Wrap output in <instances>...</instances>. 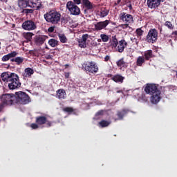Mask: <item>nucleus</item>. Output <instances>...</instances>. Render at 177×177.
I'll return each instance as SVG.
<instances>
[{
  "label": "nucleus",
  "mask_w": 177,
  "mask_h": 177,
  "mask_svg": "<svg viewBox=\"0 0 177 177\" xmlns=\"http://www.w3.org/2000/svg\"><path fill=\"white\" fill-rule=\"evenodd\" d=\"M18 6L21 9L30 6V0H19Z\"/></svg>",
  "instance_id": "nucleus-25"
},
{
  "label": "nucleus",
  "mask_w": 177,
  "mask_h": 177,
  "mask_svg": "<svg viewBox=\"0 0 177 177\" xmlns=\"http://www.w3.org/2000/svg\"><path fill=\"white\" fill-rule=\"evenodd\" d=\"M30 53H32V51H30Z\"/></svg>",
  "instance_id": "nucleus-62"
},
{
  "label": "nucleus",
  "mask_w": 177,
  "mask_h": 177,
  "mask_svg": "<svg viewBox=\"0 0 177 177\" xmlns=\"http://www.w3.org/2000/svg\"><path fill=\"white\" fill-rule=\"evenodd\" d=\"M48 32H53L55 31V26H51L48 29Z\"/></svg>",
  "instance_id": "nucleus-48"
},
{
  "label": "nucleus",
  "mask_w": 177,
  "mask_h": 177,
  "mask_svg": "<svg viewBox=\"0 0 177 177\" xmlns=\"http://www.w3.org/2000/svg\"><path fill=\"white\" fill-rule=\"evenodd\" d=\"M109 24H110L109 20L97 22L94 25L95 30H96V31L104 30V28H106L109 26Z\"/></svg>",
  "instance_id": "nucleus-12"
},
{
  "label": "nucleus",
  "mask_w": 177,
  "mask_h": 177,
  "mask_svg": "<svg viewBox=\"0 0 177 177\" xmlns=\"http://www.w3.org/2000/svg\"><path fill=\"white\" fill-rule=\"evenodd\" d=\"M48 37L45 35H36L35 37V44L37 45V46H41V45H44L45 41H46V39Z\"/></svg>",
  "instance_id": "nucleus-16"
},
{
  "label": "nucleus",
  "mask_w": 177,
  "mask_h": 177,
  "mask_svg": "<svg viewBox=\"0 0 177 177\" xmlns=\"http://www.w3.org/2000/svg\"><path fill=\"white\" fill-rule=\"evenodd\" d=\"M82 3L84 8V10H95L93 5L89 0H82Z\"/></svg>",
  "instance_id": "nucleus-21"
},
{
  "label": "nucleus",
  "mask_w": 177,
  "mask_h": 177,
  "mask_svg": "<svg viewBox=\"0 0 177 177\" xmlns=\"http://www.w3.org/2000/svg\"><path fill=\"white\" fill-rule=\"evenodd\" d=\"M1 2H5L6 3V2H8V0H0Z\"/></svg>",
  "instance_id": "nucleus-58"
},
{
  "label": "nucleus",
  "mask_w": 177,
  "mask_h": 177,
  "mask_svg": "<svg viewBox=\"0 0 177 177\" xmlns=\"http://www.w3.org/2000/svg\"><path fill=\"white\" fill-rule=\"evenodd\" d=\"M165 26L169 28V30H174V25L169 21H167L165 22Z\"/></svg>",
  "instance_id": "nucleus-40"
},
{
  "label": "nucleus",
  "mask_w": 177,
  "mask_h": 177,
  "mask_svg": "<svg viewBox=\"0 0 177 177\" xmlns=\"http://www.w3.org/2000/svg\"><path fill=\"white\" fill-rule=\"evenodd\" d=\"M36 124L37 125H47V128L52 127V122L48 120V118L46 116H38L36 117L35 120Z\"/></svg>",
  "instance_id": "nucleus-10"
},
{
  "label": "nucleus",
  "mask_w": 177,
  "mask_h": 177,
  "mask_svg": "<svg viewBox=\"0 0 177 177\" xmlns=\"http://www.w3.org/2000/svg\"><path fill=\"white\" fill-rule=\"evenodd\" d=\"M121 27H122V28H124V29L128 28V27H129V24L127 23V24H122Z\"/></svg>",
  "instance_id": "nucleus-49"
},
{
  "label": "nucleus",
  "mask_w": 177,
  "mask_h": 177,
  "mask_svg": "<svg viewBox=\"0 0 177 177\" xmlns=\"http://www.w3.org/2000/svg\"><path fill=\"white\" fill-rule=\"evenodd\" d=\"M83 67L86 73L91 74H96L99 71V67L95 62H86L83 64Z\"/></svg>",
  "instance_id": "nucleus-6"
},
{
  "label": "nucleus",
  "mask_w": 177,
  "mask_h": 177,
  "mask_svg": "<svg viewBox=\"0 0 177 177\" xmlns=\"http://www.w3.org/2000/svg\"><path fill=\"white\" fill-rule=\"evenodd\" d=\"M89 35L88 34H84L82 36L81 39H77L78 46L83 49L86 48V41L88 38Z\"/></svg>",
  "instance_id": "nucleus-14"
},
{
  "label": "nucleus",
  "mask_w": 177,
  "mask_h": 177,
  "mask_svg": "<svg viewBox=\"0 0 177 177\" xmlns=\"http://www.w3.org/2000/svg\"><path fill=\"white\" fill-rule=\"evenodd\" d=\"M93 10H84V13L86 17H90V16H92Z\"/></svg>",
  "instance_id": "nucleus-38"
},
{
  "label": "nucleus",
  "mask_w": 177,
  "mask_h": 177,
  "mask_svg": "<svg viewBox=\"0 0 177 177\" xmlns=\"http://www.w3.org/2000/svg\"><path fill=\"white\" fill-rule=\"evenodd\" d=\"M1 103L5 106L16 104V96L13 93L2 94L0 97Z\"/></svg>",
  "instance_id": "nucleus-4"
},
{
  "label": "nucleus",
  "mask_w": 177,
  "mask_h": 177,
  "mask_svg": "<svg viewBox=\"0 0 177 177\" xmlns=\"http://www.w3.org/2000/svg\"><path fill=\"white\" fill-rule=\"evenodd\" d=\"M66 8L68 10H69L71 15H73V16H78L81 14V10L80 9V7H78L77 4L71 1L67 2Z\"/></svg>",
  "instance_id": "nucleus-7"
},
{
  "label": "nucleus",
  "mask_w": 177,
  "mask_h": 177,
  "mask_svg": "<svg viewBox=\"0 0 177 177\" xmlns=\"http://www.w3.org/2000/svg\"><path fill=\"white\" fill-rule=\"evenodd\" d=\"M22 28L26 31H32L37 28V24L32 20H27L22 24Z\"/></svg>",
  "instance_id": "nucleus-9"
},
{
  "label": "nucleus",
  "mask_w": 177,
  "mask_h": 177,
  "mask_svg": "<svg viewBox=\"0 0 177 177\" xmlns=\"http://www.w3.org/2000/svg\"><path fill=\"white\" fill-rule=\"evenodd\" d=\"M122 91L119 90V91H117V93H122Z\"/></svg>",
  "instance_id": "nucleus-59"
},
{
  "label": "nucleus",
  "mask_w": 177,
  "mask_h": 177,
  "mask_svg": "<svg viewBox=\"0 0 177 177\" xmlns=\"http://www.w3.org/2000/svg\"><path fill=\"white\" fill-rule=\"evenodd\" d=\"M39 124H37V123H32L30 124V127L32 128V129H38Z\"/></svg>",
  "instance_id": "nucleus-43"
},
{
  "label": "nucleus",
  "mask_w": 177,
  "mask_h": 177,
  "mask_svg": "<svg viewBox=\"0 0 177 177\" xmlns=\"http://www.w3.org/2000/svg\"><path fill=\"white\" fill-rule=\"evenodd\" d=\"M136 32L137 34L138 38H139V37H142L145 31L142 30V28H139L136 29Z\"/></svg>",
  "instance_id": "nucleus-39"
},
{
  "label": "nucleus",
  "mask_w": 177,
  "mask_h": 177,
  "mask_svg": "<svg viewBox=\"0 0 177 177\" xmlns=\"http://www.w3.org/2000/svg\"><path fill=\"white\" fill-rule=\"evenodd\" d=\"M56 97L57 99H66L67 97V93H66V90L63 88H59L56 91Z\"/></svg>",
  "instance_id": "nucleus-19"
},
{
  "label": "nucleus",
  "mask_w": 177,
  "mask_h": 177,
  "mask_svg": "<svg viewBox=\"0 0 177 177\" xmlns=\"http://www.w3.org/2000/svg\"><path fill=\"white\" fill-rule=\"evenodd\" d=\"M145 92L148 95H154L155 93H159L160 90H158L157 85L154 84H147L145 88Z\"/></svg>",
  "instance_id": "nucleus-8"
},
{
  "label": "nucleus",
  "mask_w": 177,
  "mask_h": 177,
  "mask_svg": "<svg viewBox=\"0 0 177 177\" xmlns=\"http://www.w3.org/2000/svg\"><path fill=\"white\" fill-rule=\"evenodd\" d=\"M44 17L47 23H51V24H57L59 21H60L62 15L57 11L50 10L44 14Z\"/></svg>",
  "instance_id": "nucleus-2"
},
{
  "label": "nucleus",
  "mask_w": 177,
  "mask_h": 177,
  "mask_svg": "<svg viewBox=\"0 0 177 177\" xmlns=\"http://www.w3.org/2000/svg\"><path fill=\"white\" fill-rule=\"evenodd\" d=\"M10 62H15L18 66H20V64L24 62V58L23 57H17L11 59Z\"/></svg>",
  "instance_id": "nucleus-28"
},
{
  "label": "nucleus",
  "mask_w": 177,
  "mask_h": 177,
  "mask_svg": "<svg viewBox=\"0 0 177 177\" xmlns=\"http://www.w3.org/2000/svg\"><path fill=\"white\" fill-rule=\"evenodd\" d=\"M91 46H97V42H96L95 41H92L91 42Z\"/></svg>",
  "instance_id": "nucleus-51"
},
{
  "label": "nucleus",
  "mask_w": 177,
  "mask_h": 177,
  "mask_svg": "<svg viewBox=\"0 0 177 177\" xmlns=\"http://www.w3.org/2000/svg\"><path fill=\"white\" fill-rule=\"evenodd\" d=\"M63 111H64L65 113H68V114H72V113H74V109H73V107H65L63 109Z\"/></svg>",
  "instance_id": "nucleus-37"
},
{
  "label": "nucleus",
  "mask_w": 177,
  "mask_h": 177,
  "mask_svg": "<svg viewBox=\"0 0 177 177\" xmlns=\"http://www.w3.org/2000/svg\"><path fill=\"white\" fill-rule=\"evenodd\" d=\"M128 46V42L125 41V39H122L119 41V44L117 46V50L119 53H122L124 52V49H125Z\"/></svg>",
  "instance_id": "nucleus-17"
},
{
  "label": "nucleus",
  "mask_w": 177,
  "mask_h": 177,
  "mask_svg": "<svg viewBox=\"0 0 177 177\" xmlns=\"http://www.w3.org/2000/svg\"><path fill=\"white\" fill-rule=\"evenodd\" d=\"M48 45L52 48H55L59 45V41L55 39H50L48 40Z\"/></svg>",
  "instance_id": "nucleus-32"
},
{
  "label": "nucleus",
  "mask_w": 177,
  "mask_h": 177,
  "mask_svg": "<svg viewBox=\"0 0 177 177\" xmlns=\"http://www.w3.org/2000/svg\"><path fill=\"white\" fill-rule=\"evenodd\" d=\"M60 21L61 23H63L64 24H67V23H68V17H67L66 16L65 17H60Z\"/></svg>",
  "instance_id": "nucleus-41"
},
{
  "label": "nucleus",
  "mask_w": 177,
  "mask_h": 177,
  "mask_svg": "<svg viewBox=\"0 0 177 177\" xmlns=\"http://www.w3.org/2000/svg\"><path fill=\"white\" fill-rule=\"evenodd\" d=\"M34 74V69L31 68H26L24 70L23 77L24 78H31V75Z\"/></svg>",
  "instance_id": "nucleus-22"
},
{
  "label": "nucleus",
  "mask_w": 177,
  "mask_h": 177,
  "mask_svg": "<svg viewBox=\"0 0 177 177\" xmlns=\"http://www.w3.org/2000/svg\"><path fill=\"white\" fill-rule=\"evenodd\" d=\"M73 3L80 5L81 3V0H73Z\"/></svg>",
  "instance_id": "nucleus-52"
},
{
  "label": "nucleus",
  "mask_w": 177,
  "mask_h": 177,
  "mask_svg": "<svg viewBox=\"0 0 177 177\" xmlns=\"http://www.w3.org/2000/svg\"><path fill=\"white\" fill-rule=\"evenodd\" d=\"M112 46L113 48H117V46H118V39H117V37L115 36L112 37Z\"/></svg>",
  "instance_id": "nucleus-35"
},
{
  "label": "nucleus",
  "mask_w": 177,
  "mask_h": 177,
  "mask_svg": "<svg viewBox=\"0 0 177 177\" xmlns=\"http://www.w3.org/2000/svg\"><path fill=\"white\" fill-rule=\"evenodd\" d=\"M110 60V56L106 55L104 57V62H109Z\"/></svg>",
  "instance_id": "nucleus-54"
},
{
  "label": "nucleus",
  "mask_w": 177,
  "mask_h": 177,
  "mask_svg": "<svg viewBox=\"0 0 177 177\" xmlns=\"http://www.w3.org/2000/svg\"><path fill=\"white\" fill-rule=\"evenodd\" d=\"M58 37L60 40V42H62V44H66V42H67V37H66V35L60 34L58 35Z\"/></svg>",
  "instance_id": "nucleus-34"
},
{
  "label": "nucleus",
  "mask_w": 177,
  "mask_h": 177,
  "mask_svg": "<svg viewBox=\"0 0 177 177\" xmlns=\"http://www.w3.org/2000/svg\"><path fill=\"white\" fill-rule=\"evenodd\" d=\"M97 41H98V42H102V39H97Z\"/></svg>",
  "instance_id": "nucleus-60"
},
{
  "label": "nucleus",
  "mask_w": 177,
  "mask_h": 177,
  "mask_svg": "<svg viewBox=\"0 0 177 177\" xmlns=\"http://www.w3.org/2000/svg\"><path fill=\"white\" fill-rule=\"evenodd\" d=\"M5 109V105L1 102L0 103V113Z\"/></svg>",
  "instance_id": "nucleus-50"
},
{
  "label": "nucleus",
  "mask_w": 177,
  "mask_h": 177,
  "mask_svg": "<svg viewBox=\"0 0 177 177\" xmlns=\"http://www.w3.org/2000/svg\"><path fill=\"white\" fill-rule=\"evenodd\" d=\"M23 13H25V15H29L30 13H34V10L32 9H24Z\"/></svg>",
  "instance_id": "nucleus-42"
},
{
  "label": "nucleus",
  "mask_w": 177,
  "mask_h": 177,
  "mask_svg": "<svg viewBox=\"0 0 177 177\" xmlns=\"http://www.w3.org/2000/svg\"><path fill=\"white\" fill-rule=\"evenodd\" d=\"M29 8L39 10L42 8V2L40 0H29Z\"/></svg>",
  "instance_id": "nucleus-13"
},
{
  "label": "nucleus",
  "mask_w": 177,
  "mask_h": 177,
  "mask_svg": "<svg viewBox=\"0 0 177 177\" xmlns=\"http://www.w3.org/2000/svg\"><path fill=\"white\" fill-rule=\"evenodd\" d=\"M153 57H154V55H153L152 50H147L144 52V58H145V60L149 61L150 59H153Z\"/></svg>",
  "instance_id": "nucleus-26"
},
{
  "label": "nucleus",
  "mask_w": 177,
  "mask_h": 177,
  "mask_svg": "<svg viewBox=\"0 0 177 177\" xmlns=\"http://www.w3.org/2000/svg\"><path fill=\"white\" fill-rule=\"evenodd\" d=\"M116 64L118 67H120V68H127V67H128V63L124 61V58H121L120 59H119L116 62Z\"/></svg>",
  "instance_id": "nucleus-27"
},
{
  "label": "nucleus",
  "mask_w": 177,
  "mask_h": 177,
  "mask_svg": "<svg viewBox=\"0 0 177 177\" xmlns=\"http://www.w3.org/2000/svg\"><path fill=\"white\" fill-rule=\"evenodd\" d=\"M64 75L66 79L70 78V72H65L64 73Z\"/></svg>",
  "instance_id": "nucleus-47"
},
{
  "label": "nucleus",
  "mask_w": 177,
  "mask_h": 177,
  "mask_svg": "<svg viewBox=\"0 0 177 177\" xmlns=\"http://www.w3.org/2000/svg\"><path fill=\"white\" fill-rule=\"evenodd\" d=\"M127 8H129V10H132L133 8L132 7V4H127Z\"/></svg>",
  "instance_id": "nucleus-55"
},
{
  "label": "nucleus",
  "mask_w": 177,
  "mask_h": 177,
  "mask_svg": "<svg viewBox=\"0 0 177 177\" xmlns=\"http://www.w3.org/2000/svg\"><path fill=\"white\" fill-rule=\"evenodd\" d=\"M171 35H175L176 37H177V30L174 31L171 33Z\"/></svg>",
  "instance_id": "nucleus-57"
},
{
  "label": "nucleus",
  "mask_w": 177,
  "mask_h": 177,
  "mask_svg": "<svg viewBox=\"0 0 177 177\" xmlns=\"http://www.w3.org/2000/svg\"><path fill=\"white\" fill-rule=\"evenodd\" d=\"M15 104H28L31 100H30V96L27 93L23 91H18L15 93Z\"/></svg>",
  "instance_id": "nucleus-3"
},
{
  "label": "nucleus",
  "mask_w": 177,
  "mask_h": 177,
  "mask_svg": "<svg viewBox=\"0 0 177 177\" xmlns=\"http://www.w3.org/2000/svg\"><path fill=\"white\" fill-rule=\"evenodd\" d=\"M151 95V103L153 104H157L161 100V91H159V93H155V94H152Z\"/></svg>",
  "instance_id": "nucleus-18"
},
{
  "label": "nucleus",
  "mask_w": 177,
  "mask_h": 177,
  "mask_svg": "<svg viewBox=\"0 0 177 177\" xmlns=\"http://www.w3.org/2000/svg\"><path fill=\"white\" fill-rule=\"evenodd\" d=\"M110 124V122L105 120H102L98 122V126L100 127L101 128H106V127H109Z\"/></svg>",
  "instance_id": "nucleus-30"
},
{
  "label": "nucleus",
  "mask_w": 177,
  "mask_h": 177,
  "mask_svg": "<svg viewBox=\"0 0 177 177\" xmlns=\"http://www.w3.org/2000/svg\"><path fill=\"white\" fill-rule=\"evenodd\" d=\"M104 114V111L100 110L95 113V117H99V115H103Z\"/></svg>",
  "instance_id": "nucleus-44"
},
{
  "label": "nucleus",
  "mask_w": 177,
  "mask_h": 177,
  "mask_svg": "<svg viewBox=\"0 0 177 177\" xmlns=\"http://www.w3.org/2000/svg\"><path fill=\"white\" fill-rule=\"evenodd\" d=\"M65 67H68V64H66V65H65Z\"/></svg>",
  "instance_id": "nucleus-61"
},
{
  "label": "nucleus",
  "mask_w": 177,
  "mask_h": 177,
  "mask_svg": "<svg viewBox=\"0 0 177 177\" xmlns=\"http://www.w3.org/2000/svg\"><path fill=\"white\" fill-rule=\"evenodd\" d=\"M1 78L3 82H8L10 91L19 89L21 86L19 75L15 73L3 72L1 74Z\"/></svg>",
  "instance_id": "nucleus-1"
},
{
  "label": "nucleus",
  "mask_w": 177,
  "mask_h": 177,
  "mask_svg": "<svg viewBox=\"0 0 177 177\" xmlns=\"http://www.w3.org/2000/svg\"><path fill=\"white\" fill-rule=\"evenodd\" d=\"M100 17H106V16H107V15H109V10H107V9H106V8H102L100 10Z\"/></svg>",
  "instance_id": "nucleus-33"
},
{
  "label": "nucleus",
  "mask_w": 177,
  "mask_h": 177,
  "mask_svg": "<svg viewBox=\"0 0 177 177\" xmlns=\"http://www.w3.org/2000/svg\"><path fill=\"white\" fill-rule=\"evenodd\" d=\"M100 38L102 41V42H109V35H106V34H101L100 35Z\"/></svg>",
  "instance_id": "nucleus-36"
},
{
  "label": "nucleus",
  "mask_w": 177,
  "mask_h": 177,
  "mask_svg": "<svg viewBox=\"0 0 177 177\" xmlns=\"http://www.w3.org/2000/svg\"><path fill=\"white\" fill-rule=\"evenodd\" d=\"M46 60H52L53 59V55H46Z\"/></svg>",
  "instance_id": "nucleus-46"
},
{
  "label": "nucleus",
  "mask_w": 177,
  "mask_h": 177,
  "mask_svg": "<svg viewBox=\"0 0 177 177\" xmlns=\"http://www.w3.org/2000/svg\"><path fill=\"white\" fill-rule=\"evenodd\" d=\"M124 80H125V77L120 74L115 75L112 77V81H114V82H117L118 84H122L124 82Z\"/></svg>",
  "instance_id": "nucleus-23"
},
{
  "label": "nucleus",
  "mask_w": 177,
  "mask_h": 177,
  "mask_svg": "<svg viewBox=\"0 0 177 177\" xmlns=\"http://www.w3.org/2000/svg\"><path fill=\"white\" fill-rule=\"evenodd\" d=\"M17 56V52L12 51L4 56H3L1 60L2 62H8V60H10V59H13V57H16Z\"/></svg>",
  "instance_id": "nucleus-20"
},
{
  "label": "nucleus",
  "mask_w": 177,
  "mask_h": 177,
  "mask_svg": "<svg viewBox=\"0 0 177 177\" xmlns=\"http://www.w3.org/2000/svg\"><path fill=\"white\" fill-rule=\"evenodd\" d=\"M129 113V109H124L122 111H118L117 113V115L119 120H123L124 116L127 115Z\"/></svg>",
  "instance_id": "nucleus-24"
},
{
  "label": "nucleus",
  "mask_w": 177,
  "mask_h": 177,
  "mask_svg": "<svg viewBox=\"0 0 177 177\" xmlns=\"http://www.w3.org/2000/svg\"><path fill=\"white\" fill-rule=\"evenodd\" d=\"M157 39H158V31L156 28H153L149 30L145 41L148 42V44H156Z\"/></svg>",
  "instance_id": "nucleus-5"
},
{
  "label": "nucleus",
  "mask_w": 177,
  "mask_h": 177,
  "mask_svg": "<svg viewBox=\"0 0 177 177\" xmlns=\"http://www.w3.org/2000/svg\"><path fill=\"white\" fill-rule=\"evenodd\" d=\"M146 62V59L145 57L143 56H139L137 58L136 64L138 66V67H142L143 66V64Z\"/></svg>",
  "instance_id": "nucleus-29"
},
{
  "label": "nucleus",
  "mask_w": 177,
  "mask_h": 177,
  "mask_svg": "<svg viewBox=\"0 0 177 177\" xmlns=\"http://www.w3.org/2000/svg\"><path fill=\"white\" fill-rule=\"evenodd\" d=\"M113 77H114V75H111V74H109L108 75V77L111 78V80H113Z\"/></svg>",
  "instance_id": "nucleus-56"
},
{
  "label": "nucleus",
  "mask_w": 177,
  "mask_h": 177,
  "mask_svg": "<svg viewBox=\"0 0 177 177\" xmlns=\"http://www.w3.org/2000/svg\"><path fill=\"white\" fill-rule=\"evenodd\" d=\"M131 41H132V42H134L136 45L139 44V41H138V39H136V37H131Z\"/></svg>",
  "instance_id": "nucleus-45"
},
{
  "label": "nucleus",
  "mask_w": 177,
  "mask_h": 177,
  "mask_svg": "<svg viewBox=\"0 0 177 177\" xmlns=\"http://www.w3.org/2000/svg\"><path fill=\"white\" fill-rule=\"evenodd\" d=\"M147 5L149 9H156L161 5V0H147Z\"/></svg>",
  "instance_id": "nucleus-15"
},
{
  "label": "nucleus",
  "mask_w": 177,
  "mask_h": 177,
  "mask_svg": "<svg viewBox=\"0 0 177 177\" xmlns=\"http://www.w3.org/2000/svg\"><path fill=\"white\" fill-rule=\"evenodd\" d=\"M120 3H121V0H118L114 3V6H118V5H120Z\"/></svg>",
  "instance_id": "nucleus-53"
},
{
  "label": "nucleus",
  "mask_w": 177,
  "mask_h": 177,
  "mask_svg": "<svg viewBox=\"0 0 177 177\" xmlns=\"http://www.w3.org/2000/svg\"><path fill=\"white\" fill-rule=\"evenodd\" d=\"M32 35H34V34H32V32H31L23 33L24 38H25V39H27V41H31V39H32Z\"/></svg>",
  "instance_id": "nucleus-31"
},
{
  "label": "nucleus",
  "mask_w": 177,
  "mask_h": 177,
  "mask_svg": "<svg viewBox=\"0 0 177 177\" xmlns=\"http://www.w3.org/2000/svg\"><path fill=\"white\" fill-rule=\"evenodd\" d=\"M119 17L120 20L127 24L132 23V21H133V17L130 14H127V12L120 13Z\"/></svg>",
  "instance_id": "nucleus-11"
}]
</instances>
